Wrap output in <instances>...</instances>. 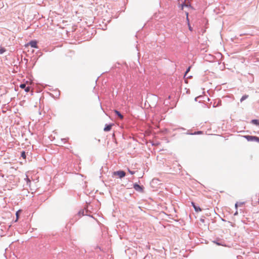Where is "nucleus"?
<instances>
[{
    "label": "nucleus",
    "mask_w": 259,
    "mask_h": 259,
    "mask_svg": "<svg viewBox=\"0 0 259 259\" xmlns=\"http://www.w3.org/2000/svg\"><path fill=\"white\" fill-rule=\"evenodd\" d=\"M21 210H19L18 211H17L16 212V220L15 221L16 222H17L18 220V218H19V213L21 212Z\"/></svg>",
    "instance_id": "9b49d317"
},
{
    "label": "nucleus",
    "mask_w": 259,
    "mask_h": 259,
    "mask_svg": "<svg viewBox=\"0 0 259 259\" xmlns=\"http://www.w3.org/2000/svg\"><path fill=\"white\" fill-rule=\"evenodd\" d=\"M190 68H191L190 67H189V68L187 69V71L185 73V76H186L187 75V73L190 71Z\"/></svg>",
    "instance_id": "aec40b11"
},
{
    "label": "nucleus",
    "mask_w": 259,
    "mask_h": 259,
    "mask_svg": "<svg viewBox=\"0 0 259 259\" xmlns=\"http://www.w3.org/2000/svg\"><path fill=\"white\" fill-rule=\"evenodd\" d=\"M185 13H186V19H187V23H188V27H189V29L190 31H192V27L191 26V25L190 24L189 20V18H188V12H186Z\"/></svg>",
    "instance_id": "0eeeda50"
},
{
    "label": "nucleus",
    "mask_w": 259,
    "mask_h": 259,
    "mask_svg": "<svg viewBox=\"0 0 259 259\" xmlns=\"http://www.w3.org/2000/svg\"><path fill=\"white\" fill-rule=\"evenodd\" d=\"M113 176H117L120 179L123 178L125 176V172L124 171L119 170L114 171L112 174Z\"/></svg>",
    "instance_id": "7ed1b4c3"
},
{
    "label": "nucleus",
    "mask_w": 259,
    "mask_h": 259,
    "mask_svg": "<svg viewBox=\"0 0 259 259\" xmlns=\"http://www.w3.org/2000/svg\"><path fill=\"white\" fill-rule=\"evenodd\" d=\"M244 137L248 141H255L259 142V138L256 136L246 135Z\"/></svg>",
    "instance_id": "f03ea898"
},
{
    "label": "nucleus",
    "mask_w": 259,
    "mask_h": 259,
    "mask_svg": "<svg viewBox=\"0 0 259 259\" xmlns=\"http://www.w3.org/2000/svg\"><path fill=\"white\" fill-rule=\"evenodd\" d=\"M5 51V49L3 48L0 49V54H3Z\"/></svg>",
    "instance_id": "6ab92c4d"
},
{
    "label": "nucleus",
    "mask_w": 259,
    "mask_h": 259,
    "mask_svg": "<svg viewBox=\"0 0 259 259\" xmlns=\"http://www.w3.org/2000/svg\"><path fill=\"white\" fill-rule=\"evenodd\" d=\"M178 4L181 10H183L185 7L190 8L191 6L188 0H179Z\"/></svg>",
    "instance_id": "f257e3e1"
},
{
    "label": "nucleus",
    "mask_w": 259,
    "mask_h": 259,
    "mask_svg": "<svg viewBox=\"0 0 259 259\" xmlns=\"http://www.w3.org/2000/svg\"><path fill=\"white\" fill-rule=\"evenodd\" d=\"M134 188L138 192H143L144 191V187L143 186H140L139 185L137 184H134Z\"/></svg>",
    "instance_id": "20e7f679"
},
{
    "label": "nucleus",
    "mask_w": 259,
    "mask_h": 259,
    "mask_svg": "<svg viewBox=\"0 0 259 259\" xmlns=\"http://www.w3.org/2000/svg\"><path fill=\"white\" fill-rule=\"evenodd\" d=\"M25 180L27 181V185H28L30 187V184H31V181H30V180L29 179V178L28 177H26Z\"/></svg>",
    "instance_id": "9d476101"
},
{
    "label": "nucleus",
    "mask_w": 259,
    "mask_h": 259,
    "mask_svg": "<svg viewBox=\"0 0 259 259\" xmlns=\"http://www.w3.org/2000/svg\"><path fill=\"white\" fill-rule=\"evenodd\" d=\"M248 97V95H244V96H243L242 97V98H241L240 101L242 102L244 100L246 99Z\"/></svg>",
    "instance_id": "ddd939ff"
},
{
    "label": "nucleus",
    "mask_w": 259,
    "mask_h": 259,
    "mask_svg": "<svg viewBox=\"0 0 259 259\" xmlns=\"http://www.w3.org/2000/svg\"><path fill=\"white\" fill-rule=\"evenodd\" d=\"M237 214V212H235V215H236Z\"/></svg>",
    "instance_id": "b1692460"
},
{
    "label": "nucleus",
    "mask_w": 259,
    "mask_h": 259,
    "mask_svg": "<svg viewBox=\"0 0 259 259\" xmlns=\"http://www.w3.org/2000/svg\"><path fill=\"white\" fill-rule=\"evenodd\" d=\"M128 171L129 172L130 174H131V175H134L135 172V171H132L130 169H128Z\"/></svg>",
    "instance_id": "a211bd4d"
},
{
    "label": "nucleus",
    "mask_w": 259,
    "mask_h": 259,
    "mask_svg": "<svg viewBox=\"0 0 259 259\" xmlns=\"http://www.w3.org/2000/svg\"><path fill=\"white\" fill-rule=\"evenodd\" d=\"M237 206H238V204H237V203H236V204H235V207H236V208H237Z\"/></svg>",
    "instance_id": "5701e85b"
},
{
    "label": "nucleus",
    "mask_w": 259,
    "mask_h": 259,
    "mask_svg": "<svg viewBox=\"0 0 259 259\" xmlns=\"http://www.w3.org/2000/svg\"><path fill=\"white\" fill-rule=\"evenodd\" d=\"M251 122L253 124L259 126V120L257 119H253L251 120Z\"/></svg>",
    "instance_id": "1a4fd4ad"
},
{
    "label": "nucleus",
    "mask_w": 259,
    "mask_h": 259,
    "mask_svg": "<svg viewBox=\"0 0 259 259\" xmlns=\"http://www.w3.org/2000/svg\"><path fill=\"white\" fill-rule=\"evenodd\" d=\"M21 156L24 158V159H26V154H25V152L24 151H23L22 153H21Z\"/></svg>",
    "instance_id": "4468645a"
},
{
    "label": "nucleus",
    "mask_w": 259,
    "mask_h": 259,
    "mask_svg": "<svg viewBox=\"0 0 259 259\" xmlns=\"http://www.w3.org/2000/svg\"><path fill=\"white\" fill-rule=\"evenodd\" d=\"M202 131H198L197 132H195L194 134H192V135H195V134H202Z\"/></svg>",
    "instance_id": "f3484780"
},
{
    "label": "nucleus",
    "mask_w": 259,
    "mask_h": 259,
    "mask_svg": "<svg viewBox=\"0 0 259 259\" xmlns=\"http://www.w3.org/2000/svg\"><path fill=\"white\" fill-rule=\"evenodd\" d=\"M20 87L22 89H24L26 88V84L25 83L21 84Z\"/></svg>",
    "instance_id": "2eb2a0df"
},
{
    "label": "nucleus",
    "mask_w": 259,
    "mask_h": 259,
    "mask_svg": "<svg viewBox=\"0 0 259 259\" xmlns=\"http://www.w3.org/2000/svg\"><path fill=\"white\" fill-rule=\"evenodd\" d=\"M191 204H192V206H193L194 208V206H196V205H195V203L194 202H192L191 203Z\"/></svg>",
    "instance_id": "4be33fe9"
},
{
    "label": "nucleus",
    "mask_w": 259,
    "mask_h": 259,
    "mask_svg": "<svg viewBox=\"0 0 259 259\" xmlns=\"http://www.w3.org/2000/svg\"><path fill=\"white\" fill-rule=\"evenodd\" d=\"M114 112L115 114L120 118V119H123V116L120 114V113L117 110H114Z\"/></svg>",
    "instance_id": "6e6552de"
},
{
    "label": "nucleus",
    "mask_w": 259,
    "mask_h": 259,
    "mask_svg": "<svg viewBox=\"0 0 259 259\" xmlns=\"http://www.w3.org/2000/svg\"><path fill=\"white\" fill-rule=\"evenodd\" d=\"M113 125V124H107L106 125L105 127L104 128V131L105 132H109L111 130V128L112 126Z\"/></svg>",
    "instance_id": "423d86ee"
},
{
    "label": "nucleus",
    "mask_w": 259,
    "mask_h": 259,
    "mask_svg": "<svg viewBox=\"0 0 259 259\" xmlns=\"http://www.w3.org/2000/svg\"><path fill=\"white\" fill-rule=\"evenodd\" d=\"M194 208L196 212H199V211H201V209L198 206H194Z\"/></svg>",
    "instance_id": "f8f14e48"
},
{
    "label": "nucleus",
    "mask_w": 259,
    "mask_h": 259,
    "mask_svg": "<svg viewBox=\"0 0 259 259\" xmlns=\"http://www.w3.org/2000/svg\"><path fill=\"white\" fill-rule=\"evenodd\" d=\"M25 91L26 92H28L30 90V87H26L25 89H24Z\"/></svg>",
    "instance_id": "dca6fc26"
},
{
    "label": "nucleus",
    "mask_w": 259,
    "mask_h": 259,
    "mask_svg": "<svg viewBox=\"0 0 259 259\" xmlns=\"http://www.w3.org/2000/svg\"><path fill=\"white\" fill-rule=\"evenodd\" d=\"M213 242H214V243H215L216 244L218 245H223L222 244L220 243H218V242H215V241H213Z\"/></svg>",
    "instance_id": "412c9836"
},
{
    "label": "nucleus",
    "mask_w": 259,
    "mask_h": 259,
    "mask_svg": "<svg viewBox=\"0 0 259 259\" xmlns=\"http://www.w3.org/2000/svg\"><path fill=\"white\" fill-rule=\"evenodd\" d=\"M30 46L32 48H37V41L36 40H32L30 41L28 44L27 46Z\"/></svg>",
    "instance_id": "39448f33"
}]
</instances>
